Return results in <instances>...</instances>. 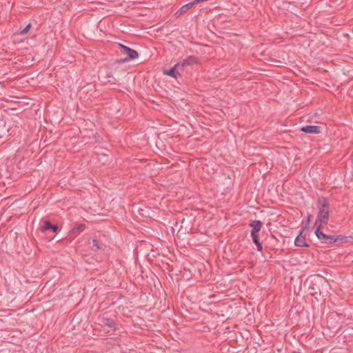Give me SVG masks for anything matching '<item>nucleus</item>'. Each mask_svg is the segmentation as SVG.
Returning a JSON list of instances; mask_svg holds the SVG:
<instances>
[{
	"instance_id": "1a4fd4ad",
	"label": "nucleus",
	"mask_w": 353,
	"mask_h": 353,
	"mask_svg": "<svg viewBox=\"0 0 353 353\" xmlns=\"http://www.w3.org/2000/svg\"><path fill=\"white\" fill-rule=\"evenodd\" d=\"M180 66H181V63H176L174 65V67H172L170 70H164L163 74H166V75L171 76V77H174V79H176L177 76L180 75L179 72L178 70L179 68H181Z\"/></svg>"
},
{
	"instance_id": "dca6fc26",
	"label": "nucleus",
	"mask_w": 353,
	"mask_h": 353,
	"mask_svg": "<svg viewBox=\"0 0 353 353\" xmlns=\"http://www.w3.org/2000/svg\"><path fill=\"white\" fill-rule=\"evenodd\" d=\"M253 243L256 245L258 251H262L263 246L262 243L259 241V236L256 238H252Z\"/></svg>"
},
{
	"instance_id": "6ab92c4d",
	"label": "nucleus",
	"mask_w": 353,
	"mask_h": 353,
	"mask_svg": "<svg viewBox=\"0 0 353 353\" xmlns=\"http://www.w3.org/2000/svg\"><path fill=\"white\" fill-rule=\"evenodd\" d=\"M312 214H309L307 215V221H306V223H305V226H307L308 228H309V224L310 223V220H311V218H312Z\"/></svg>"
},
{
	"instance_id": "f8f14e48",
	"label": "nucleus",
	"mask_w": 353,
	"mask_h": 353,
	"mask_svg": "<svg viewBox=\"0 0 353 353\" xmlns=\"http://www.w3.org/2000/svg\"><path fill=\"white\" fill-rule=\"evenodd\" d=\"M99 319H100V321L103 324L107 325L110 328H112L113 330H116L117 324H116V323L112 319H111L110 318H108V317H105V316H103V317L100 318Z\"/></svg>"
},
{
	"instance_id": "f03ea898",
	"label": "nucleus",
	"mask_w": 353,
	"mask_h": 353,
	"mask_svg": "<svg viewBox=\"0 0 353 353\" xmlns=\"http://www.w3.org/2000/svg\"><path fill=\"white\" fill-rule=\"evenodd\" d=\"M119 47L120 48V53L123 55H126V57L124 59H121L117 60V63H123L129 61L130 60H133L139 57V53L137 51L125 46L121 43H119Z\"/></svg>"
},
{
	"instance_id": "9b49d317",
	"label": "nucleus",
	"mask_w": 353,
	"mask_h": 353,
	"mask_svg": "<svg viewBox=\"0 0 353 353\" xmlns=\"http://www.w3.org/2000/svg\"><path fill=\"white\" fill-rule=\"evenodd\" d=\"M41 230L43 232L51 230L53 232H57L59 227L57 225L52 224L49 221H45Z\"/></svg>"
},
{
	"instance_id": "423d86ee",
	"label": "nucleus",
	"mask_w": 353,
	"mask_h": 353,
	"mask_svg": "<svg viewBox=\"0 0 353 353\" xmlns=\"http://www.w3.org/2000/svg\"><path fill=\"white\" fill-rule=\"evenodd\" d=\"M197 63H199V58L195 56L190 55L179 63H181L180 68L182 70L184 67L192 65Z\"/></svg>"
},
{
	"instance_id": "aec40b11",
	"label": "nucleus",
	"mask_w": 353,
	"mask_h": 353,
	"mask_svg": "<svg viewBox=\"0 0 353 353\" xmlns=\"http://www.w3.org/2000/svg\"><path fill=\"white\" fill-rule=\"evenodd\" d=\"M352 163H353V159H352Z\"/></svg>"
},
{
	"instance_id": "a211bd4d",
	"label": "nucleus",
	"mask_w": 353,
	"mask_h": 353,
	"mask_svg": "<svg viewBox=\"0 0 353 353\" xmlns=\"http://www.w3.org/2000/svg\"><path fill=\"white\" fill-rule=\"evenodd\" d=\"M269 243H273L274 242H277L278 240L275 238L274 235H271L268 239Z\"/></svg>"
},
{
	"instance_id": "9d476101",
	"label": "nucleus",
	"mask_w": 353,
	"mask_h": 353,
	"mask_svg": "<svg viewBox=\"0 0 353 353\" xmlns=\"http://www.w3.org/2000/svg\"><path fill=\"white\" fill-rule=\"evenodd\" d=\"M85 226L83 223H81L73 227L70 231V236L72 238L76 237L85 230Z\"/></svg>"
},
{
	"instance_id": "f3484780",
	"label": "nucleus",
	"mask_w": 353,
	"mask_h": 353,
	"mask_svg": "<svg viewBox=\"0 0 353 353\" xmlns=\"http://www.w3.org/2000/svg\"><path fill=\"white\" fill-rule=\"evenodd\" d=\"M32 26H31V23H28L23 30H21L19 32V34L21 35H24V34H26L30 29L31 28Z\"/></svg>"
},
{
	"instance_id": "2eb2a0df",
	"label": "nucleus",
	"mask_w": 353,
	"mask_h": 353,
	"mask_svg": "<svg viewBox=\"0 0 353 353\" xmlns=\"http://www.w3.org/2000/svg\"><path fill=\"white\" fill-rule=\"evenodd\" d=\"M101 247L97 239L92 240V245L91 246V249L92 251L97 252L101 250Z\"/></svg>"
},
{
	"instance_id": "f257e3e1",
	"label": "nucleus",
	"mask_w": 353,
	"mask_h": 353,
	"mask_svg": "<svg viewBox=\"0 0 353 353\" xmlns=\"http://www.w3.org/2000/svg\"><path fill=\"white\" fill-rule=\"evenodd\" d=\"M318 214L314 225H326L330 219V204L329 199L325 196H319L316 201Z\"/></svg>"
},
{
	"instance_id": "6e6552de",
	"label": "nucleus",
	"mask_w": 353,
	"mask_h": 353,
	"mask_svg": "<svg viewBox=\"0 0 353 353\" xmlns=\"http://www.w3.org/2000/svg\"><path fill=\"white\" fill-rule=\"evenodd\" d=\"M321 127L318 125H306L301 128L300 130L307 134H319Z\"/></svg>"
},
{
	"instance_id": "0eeeda50",
	"label": "nucleus",
	"mask_w": 353,
	"mask_h": 353,
	"mask_svg": "<svg viewBox=\"0 0 353 353\" xmlns=\"http://www.w3.org/2000/svg\"><path fill=\"white\" fill-rule=\"evenodd\" d=\"M335 243L334 244L337 245H340L344 243H353V236H343V235H338L335 236Z\"/></svg>"
},
{
	"instance_id": "4468645a",
	"label": "nucleus",
	"mask_w": 353,
	"mask_h": 353,
	"mask_svg": "<svg viewBox=\"0 0 353 353\" xmlns=\"http://www.w3.org/2000/svg\"><path fill=\"white\" fill-rule=\"evenodd\" d=\"M194 6V3L192 1L183 6L178 12H180V14H183L186 12L188 10H189L192 6Z\"/></svg>"
},
{
	"instance_id": "39448f33",
	"label": "nucleus",
	"mask_w": 353,
	"mask_h": 353,
	"mask_svg": "<svg viewBox=\"0 0 353 353\" xmlns=\"http://www.w3.org/2000/svg\"><path fill=\"white\" fill-rule=\"evenodd\" d=\"M249 226L252 228L251 237L256 238L259 236V232L262 228V222L260 220L251 221Z\"/></svg>"
},
{
	"instance_id": "ddd939ff",
	"label": "nucleus",
	"mask_w": 353,
	"mask_h": 353,
	"mask_svg": "<svg viewBox=\"0 0 353 353\" xmlns=\"http://www.w3.org/2000/svg\"><path fill=\"white\" fill-rule=\"evenodd\" d=\"M104 80L103 82L105 83H111V84H116L117 83V79L112 75L111 72H107L106 76L103 77Z\"/></svg>"
},
{
	"instance_id": "7ed1b4c3",
	"label": "nucleus",
	"mask_w": 353,
	"mask_h": 353,
	"mask_svg": "<svg viewBox=\"0 0 353 353\" xmlns=\"http://www.w3.org/2000/svg\"><path fill=\"white\" fill-rule=\"evenodd\" d=\"M315 228L314 234L321 243L332 245L335 243V236L324 234L321 230L323 225H314Z\"/></svg>"
},
{
	"instance_id": "20e7f679",
	"label": "nucleus",
	"mask_w": 353,
	"mask_h": 353,
	"mask_svg": "<svg viewBox=\"0 0 353 353\" xmlns=\"http://www.w3.org/2000/svg\"><path fill=\"white\" fill-rule=\"evenodd\" d=\"M309 228L307 226H304L299 231V234L296 236L294 240V245L296 247H310V245L306 242V234L304 232H307Z\"/></svg>"
}]
</instances>
